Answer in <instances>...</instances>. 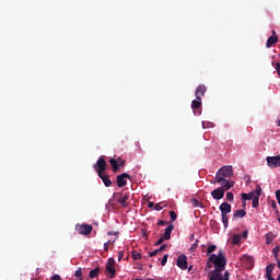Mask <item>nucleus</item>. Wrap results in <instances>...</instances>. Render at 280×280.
I'll return each mask as SVG.
<instances>
[{
  "label": "nucleus",
  "instance_id": "obj_1",
  "mask_svg": "<svg viewBox=\"0 0 280 280\" xmlns=\"http://www.w3.org/2000/svg\"><path fill=\"white\" fill-rule=\"evenodd\" d=\"M226 268V256L223 250H219L218 255L211 254L206 265V272L208 280H230L229 271L224 272Z\"/></svg>",
  "mask_w": 280,
  "mask_h": 280
},
{
  "label": "nucleus",
  "instance_id": "obj_2",
  "mask_svg": "<svg viewBox=\"0 0 280 280\" xmlns=\"http://www.w3.org/2000/svg\"><path fill=\"white\" fill-rule=\"evenodd\" d=\"M231 176H233V166H222L215 174V182L222 183L224 178H231Z\"/></svg>",
  "mask_w": 280,
  "mask_h": 280
},
{
  "label": "nucleus",
  "instance_id": "obj_3",
  "mask_svg": "<svg viewBox=\"0 0 280 280\" xmlns=\"http://www.w3.org/2000/svg\"><path fill=\"white\" fill-rule=\"evenodd\" d=\"M267 165L271 170H275L276 167H280V155L267 156Z\"/></svg>",
  "mask_w": 280,
  "mask_h": 280
},
{
  "label": "nucleus",
  "instance_id": "obj_4",
  "mask_svg": "<svg viewBox=\"0 0 280 280\" xmlns=\"http://www.w3.org/2000/svg\"><path fill=\"white\" fill-rule=\"evenodd\" d=\"M94 170L95 172H97V174H103V172H106V161L104 160V156H101L96 164L94 165Z\"/></svg>",
  "mask_w": 280,
  "mask_h": 280
},
{
  "label": "nucleus",
  "instance_id": "obj_5",
  "mask_svg": "<svg viewBox=\"0 0 280 280\" xmlns=\"http://www.w3.org/2000/svg\"><path fill=\"white\" fill-rule=\"evenodd\" d=\"M106 270L109 273L110 279L115 278V273L117 272L115 269V258H109L106 264Z\"/></svg>",
  "mask_w": 280,
  "mask_h": 280
},
{
  "label": "nucleus",
  "instance_id": "obj_6",
  "mask_svg": "<svg viewBox=\"0 0 280 280\" xmlns=\"http://www.w3.org/2000/svg\"><path fill=\"white\" fill-rule=\"evenodd\" d=\"M128 178H130V176L126 173H122L121 175L117 176V186L118 187H126V185L128 184Z\"/></svg>",
  "mask_w": 280,
  "mask_h": 280
},
{
  "label": "nucleus",
  "instance_id": "obj_7",
  "mask_svg": "<svg viewBox=\"0 0 280 280\" xmlns=\"http://www.w3.org/2000/svg\"><path fill=\"white\" fill-rule=\"evenodd\" d=\"M177 266L182 270H187V256L179 255L178 258H177Z\"/></svg>",
  "mask_w": 280,
  "mask_h": 280
},
{
  "label": "nucleus",
  "instance_id": "obj_8",
  "mask_svg": "<svg viewBox=\"0 0 280 280\" xmlns=\"http://www.w3.org/2000/svg\"><path fill=\"white\" fill-rule=\"evenodd\" d=\"M221 189L224 191H229V189H231V187H234L235 182L233 180H229V179H223L221 183Z\"/></svg>",
  "mask_w": 280,
  "mask_h": 280
},
{
  "label": "nucleus",
  "instance_id": "obj_9",
  "mask_svg": "<svg viewBox=\"0 0 280 280\" xmlns=\"http://www.w3.org/2000/svg\"><path fill=\"white\" fill-rule=\"evenodd\" d=\"M92 231H93L92 225H81L78 228V232L80 235H91Z\"/></svg>",
  "mask_w": 280,
  "mask_h": 280
},
{
  "label": "nucleus",
  "instance_id": "obj_10",
  "mask_svg": "<svg viewBox=\"0 0 280 280\" xmlns=\"http://www.w3.org/2000/svg\"><path fill=\"white\" fill-rule=\"evenodd\" d=\"M211 196L214 200H222V198H224V190L221 188H215L211 191Z\"/></svg>",
  "mask_w": 280,
  "mask_h": 280
},
{
  "label": "nucleus",
  "instance_id": "obj_11",
  "mask_svg": "<svg viewBox=\"0 0 280 280\" xmlns=\"http://www.w3.org/2000/svg\"><path fill=\"white\" fill-rule=\"evenodd\" d=\"M259 196H261V186L257 185L256 186V197H254V199H252L254 209H257V207H259Z\"/></svg>",
  "mask_w": 280,
  "mask_h": 280
},
{
  "label": "nucleus",
  "instance_id": "obj_12",
  "mask_svg": "<svg viewBox=\"0 0 280 280\" xmlns=\"http://www.w3.org/2000/svg\"><path fill=\"white\" fill-rule=\"evenodd\" d=\"M279 40V37L277 36V32L272 31V35L267 39L266 47L270 48L272 45H275Z\"/></svg>",
  "mask_w": 280,
  "mask_h": 280
},
{
  "label": "nucleus",
  "instance_id": "obj_13",
  "mask_svg": "<svg viewBox=\"0 0 280 280\" xmlns=\"http://www.w3.org/2000/svg\"><path fill=\"white\" fill-rule=\"evenodd\" d=\"M205 93H207V86L205 85H199L196 90V97L202 100V97H205Z\"/></svg>",
  "mask_w": 280,
  "mask_h": 280
},
{
  "label": "nucleus",
  "instance_id": "obj_14",
  "mask_svg": "<svg viewBox=\"0 0 280 280\" xmlns=\"http://www.w3.org/2000/svg\"><path fill=\"white\" fill-rule=\"evenodd\" d=\"M229 242L233 244V246H237L242 242V234H234L229 238Z\"/></svg>",
  "mask_w": 280,
  "mask_h": 280
},
{
  "label": "nucleus",
  "instance_id": "obj_15",
  "mask_svg": "<svg viewBox=\"0 0 280 280\" xmlns=\"http://www.w3.org/2000/svg\"><path fill=\"white\" fill-rule=\"evenodd\" d=\"M221 213L229 214L231 213V205L229 202H223L219 207Z\"/></svg>",
  "mask_w": 280,
  "mask_h": 280
},
{
  "label": "nucleus",
  "instance_id": "obj_16",
  "mask_svg": "<svg viewBox=\"0 0 280 280\" xmlns=\"http://www.w3.org/2000/svg\"><path fill=\"white\" fill-rule=\"evenodd\" d=\"M98 177L104 183L105 187H110V185H113V182L110 180V178H108V176L104 175V173H100Z\"/></svg>",
  "mask_w": 280,
  "mask_h": 280
},
{
  "label": "nucleus",
  "instance_id": "obj_17",
  "mask_svg": "<svg viewBox=\"0 0 280 280\" xmlns=\"http://www.w3.org/2000/svg\"><path fill=\"white\" fill-rule=\"evenodd\" d=\"M172 231H174V225H168L163 234V240H170L172 237Z\"/></svg>",
  "mask_w": 280,
  "mask_h": 280
},
{
  "label": "nucleus",
  "instance_id": "obj_18",
  "mask_svg": "<svg viewBox=\"0 0 280 280\" xmlns=\"http://www.w3.org/2000/svg\"><path fill=\"white\" fill-rule=\"evenodd\" d=\"M200 106H202V98L196 97V100H194V101L191 102V108H192V110H196V108H200Z\"/></svg>",
  "mask_w": 280,
  "mask_h": 280
},
{
  "label": "nucleus",
  "instance_id": "obj_19",
  "mask_svg": "<svg viewBox=\"0 0 280 280\" xmlns=\"http://www.w3.org/2000/svg\"><path fill=\"white\" fill-rule=\"evenodd\" d=\"M129 198H130V196H128V195L121 196L118 199V202L121 205V207H128V199Z\"/></svg>",
  "mask_w": 280,
  "mask_h": 280
},
{
  "label": "nucleus",
  "instance_id": "obj_20",
  "mask_svg": "<svg viewBox=\"0 0 280 280\" xmlns=\"http://www.w3.org/2000/svg\"><path fill=\"white\" fill-rule=\"evenodd\" d=\"M246 211L244 209L236 210L233 214V218H245Z\"/></svg>",
  "mask_w": 280,
  "mask_h": 280
},
{
  "label": "nucleus",
  "instance_id": "obj_21",
  "mask_svg": "<svg viewBox=\"0 0 280 280\" xmlns=\"http://www.w3.org/2000/svg\"><path fill=\"white\" fill-rule=\"evenodd\" d=\"M224 229H229V214L221 213Z\"/></svg>",
  "mask_w": 280,
  "mask_h": 280
},
{
  "label": "nucleus",
  "instance_id": "obj_22",
  "mask_svg": "<svg viewBox=\"0 0 280 280\" xmlns=\"http://www.w3.org/2000/svg\"><path fill=\"white\" fill-rule=\"evenodd\" d=\"M272 240H275V234L271 232L266 234V244H272Z\"/></svg>",
  "mask_w": 280,
  "mask_h": 280
},
{
  "label": "nucleus",
  "instance_id": "obj_23",
  "mask_svg": "<svg viewBox=\"0 0 280 280\" xmlns=\"http://www.w3.org/2000/svg\"><path fill=\"white\" fill-rule=\"evenodd\" d=\"M109 163H110V165H112L114 172H117V170H119V165L117 164V160L112 159V160L109 161Z\"/></svg>",
  "mask_w": 280,
  "mask_h": 280
},
{
  "label": "nucleus",
  "instance_id": "obj_24",
  "mask_svg": "<svg viewBox=\"0 0 280 280\" xmlns=\"http://www.w3.org/2000/svg\"><path fill=\"white\" fill-rule=\"evenodd\" d=\"M272 253L275 255V259L277 261H279V253H280V247L279 246H276L273 249H272Z\"/></svg>",
  "mask_w": 280,
  "mask_h": 280
},
{
  "label": "nucleus",
  "instance_id": "obj_25",
  "mask_svg": "<svg viewBox=\"0 0 280 280\" xmlns=\"http://www.w3.org/2000/svg\"><path fill=\"white\" fill-rule=\"evenodd\" d=\"M191 205L192 207L203 209L202 203H200V201H198L197 199H191Z\"/></svg>",
  "mask_w": 280,
  "mask_h": 280
},
{
  "label": "nucleus",
  "instance_id": "obj_26",
  "mask_svg": "<svg viewBox=\"0 0 280 280\" xmlns=\"http://www.w3.org/2000/svg\"><path fill=\"white\" fill-rule=\"evenodd\" d=\"M217 248H218V246H215V245H209L208 249H207V254L211 255V253H215Z\"/></svg>",
  "mask_w": 280,
  "mask_h": 280
},
{
  "label": "nucleus",
  "instance_id": "obj_27",
  "mask_svg": "<svg viewBox=\"0 0 280 280\" xmlns=\"http://www.w3.org/2000/svg\"><path fill=\"white\" fill-rule=\"evenodd\" d=\"M100 275V269H94L90 271V279H95Z\"/></svg>",
  "mask_w": 280,
  "mask_h": 280
},
{
  "label": "nucleus",
  "instance_id": "obj_28",
  "mask_svg": "<svg viewBox=\"0 0 280 280\" xmlns=\"http://www.w3.org/2000/svg\"><path fill=\"white\" fill-rule=\"evenodd\" d=\"M257 194V188H255V191H252L249 194H247V200H254Z\"/></svg>",
  "mask_w": 280,
  "mask_h": 280
},
{
  "label": "nucleus",
  "instance_id": "obj_29",
  "mask_svg": "<svg viewBox=\"0 0 280 280\" xmlns=\"http://www.w3.org/2000/svg\"><path fill=\"white\" fill-rule=\"evenodd\" d=\"M131 255H132V259L135 260L141 259V254H139L137 250H133Z\"/></svg>",
  "mask_w": 280,
  "mask_h": 280
},
{
  "label": "nucleus",
  "instance_id": "obj_30",
  "mask_svg": "<svg viewBox=\"0 0 280 280\" xmlns=\"http://www.w3.org/2000/svg\"><path fill=\"white\" fill-rule=\"evenodd\" d=\"M202 128H213V122H211V121H202Z\"/></svg>",
  "mask_w": 280,
  "mask_h": 280
},
{
  "label": "nucleus",
  "instance_id": "obj_31",
  "mask_svg": "<svg viewBox=\"0 0 280 280\" xmlns=\"http://www.w3.org/2000/svg\"><path fill=\"white\" fill-rule=\"evenodd\" d=\"M226 200H229V202H233V200H234L233 192H228L226 194Z\"/></svg>",
  "mask_w": 280,
  "mask_h": 280
},
{
  "label": "nucleus",
  "instance_id": "obj_32",
  "mask_svg": "<svg viewBox=\"0 0 280 280\" xmlns=\"http://www.w3.org/2000/svg\"><path fill=\"white\" fill-rule=\"evenodd\" d=\"M170 217H171L172 222H176L177 215H176V212H175V211H171V212H170Z\"/></svg>",
  "mask_w": 280,
  "mask_h": 280
},
{
  "label": "nucleus",
  "instance_id": "obj_33",
  "mask_svg": "<svg viewBox=\"0 0 280 280\" xmlns=\"http://www.w3.org/2000/svg\"><path fill=\"white\" fill-rule=\"evenodd\" d=\"M164 207H165V205L156 203L155 205V211H161V210H163Z\"/></svg>",
  "mask_w": 280,
  "mask_h": 280
},
{
  "label": "nucleus",
  "instance_id": "obj_34",
  "mask_svg": "<svg viewBox=\"0 0 280 280\" xmlns=\"http://www.w3.org/2000/svg\"><path fill=\"white\" fill-rule=\"evenodd\" d=\"M74 277L81 278L82 277V268H78V270L74 273Z\"/></svg>",
  "mask_w": 280,
  "mask_h": 280
},
{
  "label": "nucleus",
  "instance_id": "obj_35",
  "mask_svg": "<svg viewBox=\"0 0 280 280\" xmlns=\"http://www.w3.org/2000/svg\"><path fill=\"white\" fill-rule=\"evenodd\" d=\"M167 254H165L162 258V261H161V266H165V264H167Z\"/></svg>",
  "mask_w": 280,
  "mask_h": 280
},
{
  "label": "nucleus",
  "instance_id": "obj_36",
  "mask_svg": "<svg viewBox=\"0 0 280 280\" xmlns=\"http://www.w3.org/2000/svg\"><path fill=\"white\" fill-rule=\"evenodd\" d=\"M272 270H275V265H268L266 268V272H272Z\"/></svg>",
  "mask_w": 280,
  "mask_h": 280
},
{
  "label": "nucleus",
  "instance_id": "obj_37",
  "mask_svg": "<svg viewBox=\"0 0 280 280\" xmlns=\"http://www.w3.org/2000/svg\"><path fill=\"white\" fill-rule=\"evenodd\" d=\"M159 253H160L159 249H155L149 254V257H154V256L159 255Z\"/></svg>",
  "mask_w": 280,
  "mask_h": 280
},
{
  "label": "nucleus",
  "instance_id": "obj_38",
  "mask_svg": "<svg viewBox=\"0 0 280 280\" xmlns=\"http://www.w3.org/2000/svg\"><path fill=\"white\" fill-rule=\"evenodd\" d=\"M266 277L268 280H275V278H272V272L266 271Z\"/></svg>",
  "mask_w": 280,
  "mask_h": 280
},
{
  "label": "nucleus",
  "instance_id": "obj_39",
  "mask_svg": "<svg viewBox=\"0 0 280 280\" xmlns=\"http://www.w3.org/2000/svg\"><path fill=\"white\" fill-rule=\"evenodd\" d=\"M196 248H198V241L195 244H192V246L190 247V250L194 252L196 250Z\"/></svg>",
  "mask_w": 280,
  "mask_h": 280
},
{
  "label": "nucleus",
  "instance_id": "obj_40",
  "mask_svg": "<svg viewBox=\"0 0 280 280\" xmlns=\"http://www.w3.org/2000/svg\"><path fill=\"white\" fill-rule=\"evenodd\" d=\"M241 196H242V200H248V194L243 192Z\"/></svg>",
  "mask_w": 280,
  "mask_h": 280
},
{
  "label": "nucleus",
  "instance_id": "obj_41",
  "mask_svg": "<svg viewBox=\"0 0 280 280\" xmlns=\"http://www.w3.org/2000/svg\"><path fill=\"white\" fill-rule=\"evenodd\" d=\"M163 242H165V238H163V236H162L160 240H158L156 246L163 244Z\"/></svg>",
  "mask_w": 280,
  "mask_h": 280
},
{
  "label": "nucleus",
  "instance_id": "obj_42",
  "mask_svg": "<svg viewBox=\"0 0 280 280\" xmlns=\"http://www.w3.org/2000/svg\"><path fill=\"white\" fill-rule=\"evenodd\" d=\"M120 259H124V250L119 252L118 254V261H120Z\"/></svg>",
  "mask_w": 280,
  "mask_h": 280
},
{
  "label": "nucleus",
  "instance_id": "obj_43",
  "mask_svg": "<svg viewBox=\"0 0 280 280\" xmlns=\"http://www.w3.org/2000/svg\"><path fill=\"white\" fill-rule=\"evenodd\" d=\"M244 237L246 240V237H248V232H243V234L241 235V238Z\"/></svg>",
  "mask_w": 280,
  "mask_h": 280
},
{
  "label": "nucleus",
  "instance_id": "obj_44",
  "mask_svg": "<svg viewBox=\"0 0 280 280\" xmlns=\"http://www.w3.org/2000/svg\"><path fill=\"white\" fill-rule=\"evenodd\" d=\"M166 245H162L158 250L161 253V250H165Z\"/></svg>",
  "mask_w": 280,
  "mask_h": 280
},
{
  "label": "nucleus",
  "instance_id": "obj_45",
  "mask_svg": "<svg viewBox=\"0 0 280 280\" xmlns=\"http://www.w3.org/2000/svg\"><path fill=\"white\" fill-rule=\"evenodd\" d=\"M116 240H117V238H115V240L112 241V242H110V240H109V241L106 242V244H107V245H108V244H115V241H116Z\"/></svg>",
  "mask_w": 280,
  "mask_h": 280
},
{
  "label": "nucleus",
  "instance_id": "obj_46",
  "mask_svg": "<svg viewBox=\"0 0 280 280\" xmlns=\"http://www.w3.org/2000/svg\"><path fill=\"white\" fill-rule=\"evenodd\" d=\"M104 250H108V243H104Z\"/></svg>",
  "mask_w": 280,
  "mask_h": 280
},
{
  "label": "nucleus",
  "instance_id": "obj_47",
  "mask_svg": "<svg viewBox=\"0 0 280 280\" xmlns=\"http://www.w3.org/2000/svg\"><path fill=\"white\" fill-rule=\"evenodd\" d=\"M107 235H117V232H108Z\"/></svg>",
  "mask_w": 280,
  "mask_h": 280
},
{
  "label": "nucleus",
  "instance_id": "obj_48",
  "mask_svg": "<svg viewBox=\"0 0 280 280\" xmlns=\"http://www.w3.org/2000/svg\"><path fill=\"white\" fill-rule=\"evenodd\" d=\"M210 183H211V185H215V183H218V182H215V177H214V180H211Z\"/></svg>",
  "mask_w": 280,
  "mask_h": 280
},
{
  "label": "nucleus",
  "instance_id": "obj_49",
  "mask_svg": "<svg viewBox=\"0 0 280 280\" xmlns=\"http://www.w3.org/2000/svg\"><path fill=\"white\" fill-rule=\"evenodd\" d=\"M159 224H165V221H160Z\"/></svg>",
  "mask_w": 280,
  "mask_h": 280
},
{
  "label": "nucleus",
  "instance_id": "obj_50",
  "mask_svg": "<svg viewBox=\"0 0 280 280\" xmlns=\"http://www.w3.org/2000/svg\"><path fill=\"white\" fill-rule=\"evenodd\" d=\"M278 261V268L280 269V261L279 260H277Z\"/></svg>",
  "mask_w": 280,
  "mask_h": 280
},
{
  "label": "nucleus",
  "instance_id": "obj_51",
  "mask_svg": "<svg viewBox=\"0 0 280 280\" xmlns=\"http://www.w3.org/2000/svg\"><path fill=\"white\" fill-rule=\"evenodd\" d=\"M278 126L280 127V119L278 120Z\"/></svg>",
  "mask_w": 280,
  "mask_h": 280
}]
</instances>
